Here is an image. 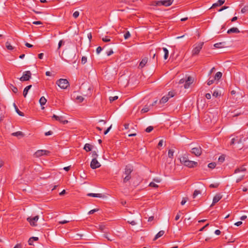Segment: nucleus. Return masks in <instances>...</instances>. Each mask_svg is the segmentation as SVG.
Segmentation results:
<instances>
[{
	"instance_id": "1",
	"label": "nucleus",
	"mask_w": 248,
	"mask_h": 248,
	"mask_svg": "<svg viewBox=\"0 0 248 248\" xmlns=\"http://www.w3.org/2000/svg\"><path fill=\"white\" fill-rule=\"evenodd\" d=\"M133 170V166L131 165L128 164L125 166L122 176L124 183H126L131 180L132 178L131 174Z\"/></svg>"
},
{
	"instance_id": "2",
	"label": "nucleus",
	"mask_w": 248,
	"mask_h": 248,
	"mask_svg": "<svg viewBox=\"0 0 248 248\" xmlns=\"http://www.w3.org/2000/svg\"><path fill=\"white\" fill-rule=\"evenodd\" d=\"M180 161L185 166L190 168L196 167L198 165L197 162L189 160L184 156L180 159Z\"/></svg>"
},
{
	"instance_id": "3",
	"label": "nucleus",
	"mask_w": 248,
	"mask_h": 248,
	"mask_svg": "<svg viewBox=\"0 0 248 248\" xmlns=\"http://www.w3.org/2000/svg\"><path fill=\"white\" fill-rule=\"evenodd\" d=\"M57 84L62 89H65L70 84L68 81L66 79L61 78L57 80Z\"/></svg>"
},
{
	"instance_id": "4",
	"label": "nucleus",
	"mask_w": 248,
	"mask_h": 248,
	"mask_svg": "<svg viewBox=\"0 0 248 248\" xmlns=\"http://www.w3.org/2000/svg\"><path fill=\"white\" fill-rule=\"evenodd\" d=\"M203 45V42H201L198 43V44H195L194 46V48L192 51V55L193 56L198 55L202 49V46Z\"/></svg>"
},
{
	"instance_id": "5",
	"label": "nucleus",
	"mask_w": 248,
	"mask_h": 248,
	"mask_svg": "<svg viewBox=\"0 0 248 248\" xmlns=\"http://www.w3.org/2000/svg\"><path fill=\"white\" fill-rule=\"evenodd\" d=\"M31 71H26L23 73V76L20 78L19 80L21 81H28L31 78Z\"/></svg>"
},
{
	"instance_id": "6",
	"label": "nucleus",
	"mask_w": 248,
	"mask_h": 248,
	"mask_svg": "<svg viewBox=\"0 0 248 248\" xmlns=\"http://www.w3.org/2000/svg\"><path fill=\"white\" fill-rule=\"evenodd\" d=\"M173 1V0H158L156 1V5L160 6L164 5L165 6H169L171 5Z\"/></svg>"
},
{
	"instance_id": "7",
	"label": "nucleus",
	"mask_w": 248,
	"mask_h": 248,
	"mask_svg": "<svg viewBox=\"0 0 248 248\" xmlns=\"http://www.w3.org/2000/svg\"><path fill=\"white\" fill-rule=\"evenodd\" d=\"M39 219V216H36L33 217H29L27 218V220L29 221L31 224V225L32 226H36L37 225L36 222L38 221Z\"/></svg>"
},
{
	"instance_id": "8",
	"label": "nucleus",
	"mask_w": 248,
	"mask_h": 248,
	"mask_svg": "<svg viewBox=\"0 0 248 248\" xmlns=\"http://www.w3.org/2000/svg\"><path fill=\"white\" fill-rule=\"evenodd\" d=\"M91 168L93 169H96L101 166V164L96 158H93L91 162Z\"/></svg>"
},
{
	"instance_id": "9",
	"label": "nucleus",
	"mask_w": 248,
	"mask_h": 248,
	"mask_svg": "<svg viewBox=\"0 0 248 248\" xmlns=\"http://www.w3.org/2000/svg\"><path fill=\"white\" fill-rule=\"evenodd\" d=\"M191 153L194 154L196 156H199L202 153V149L200 146L194 147L191 149Z\"/></svg>"
},
{
	"instance_id": "10",
	"label": "nucleus",
	"mask_w": 248,
	"mask_h": 248,
	"mask_svg": "<svg viewBox=\"0 0 248 248\" xmlns=\"http://www.w3.org/2000/svg\"><path fill=\"white\" fill-rule=\"evenodd\" d=\"M194 78L189 76L186 79H185V83L184 84V88L187 89L189 88L190 85L193 82Z\"/></svg>"
},
{
	"instance_id": "11",
	"label": "nucleus",
	"mask_w": 248,
	"mask_h": 248,
	"mask_svg": "<svg viewBox=\"0 0 248 248\" xmlns=\"http://www.w3.org/2000/svg\"><path fill=\"white\" fill-rule=\"evenodd\" d=\"M52 118H54L56 121H58L64 124H67L68 122L67 120L64 119V117L63 116H58L55 114H54L52 116Z\"/></svg>"
},
{
	"instance_id": "12",
	"label": "nucleus",
	"mask_w": 248,
	"mask_h": 248,
	"mask_svg": "<svg viewBox=\"0 0 248 248\" xmlns=\"http://www.w3.org/2000/svg\"><path fill=\"white\" fill-rule=\"evenodd\" d=\"M49 153V151L45 150H39L37 151L35 154L34 155L36 157H40L43 155H47V154Z\"/></svg>"
},
{
	"instance_id": "13",
	"label": "nucleus",
	"mask_w": 248,
	"mask_h": 248,
	"mask_svg": "<svg viewBox=\"0 0 248 248\" xmlns=\"http://www.w3.org/2000/svg\"><path fill=\"white\" fill-rule=\"evenodd\" d=\"M222 197L220 194H217L213 198V202L210 207L213 206L215 204L217 203L222 198Z\"/></svg>"
},
{
	"instance_id": "14",
	"label": "nucleus",
	"mask_w": 248,
	"mask_h": 248,
	"mask_svg": "<svg viewBox=\"0 0 248 248\" xmlns=\"http://www.w3.org/2000/svg\"><path fill=\"white\" fill-rule=\"evenodd\" d=\"M241 142H242V139L240 138L239 139H238V137H236V138H233L231 140V141L230 142V145H233L235 143H240Z\"/></svg>"
},
{
	"instance_id": "15",
	"label": "nucleus",
	"mask_w": 248,
	"mask_h": 248,
	"mask_svg": "<svg viewBox=\"0 0 248 248\" xmlns=\"http://www.w3.org/2000/svg\"><path fill=\"white\" fill-rule=\"evenodd\" d=\"M239 32H240L239 30L236 27H232V28L230 29L229 30H228L227 31V33H228V34H231L232 33H238Z\"/></svg>"
},
{
	"instance_id": "16",
	"label": "nucleus",
	"mask_w": 248,
	"mask_h": 248,
	"mask_svg": "<svg viewBox=\"0 0 248 248\" xmlns=\"http://www.w3.org/2000/svg\"><path fill=\"white\" fill-rule=\"evenodd\" d=\"M247 169L244 167V166H242L239 168H236L234 170V173H237L240 172H245L246 171Z\"/></svg>"
},
{
	"instance_id": "17",
	"label": "nucleus",
	"mask_w": 248,
	"mask_h": 248,
	"mask_svg": "<svg viewBox=\"0 0 248 248\" xmlns=\"http://www.w3.org/2000/svg\"><path fill=\"white\" fill-rule=\"evenodd\" d=\"M225 0H218L216 3L213 4L212 8H214L217 6H220L222 5L225 2Z\"/></svg>"
},
{
	"instance_id": "18",
	"label": "nucleus",
	"mask_w": 248,
	"mask_h": 248,
	"mask_svg": "<svg viewBox=\"0 0 248 248\" xmlns=\"http://www.w3.org/2000/svg\"><path fill=\"white\" fill-rule=\"evenodd\" d=\"M147 62H148V59L147 58H144L140 62L139 67H140V68H143L145 65V64L147 63Z\"/></svg>"
},
{
	"instance_id": "19",
	"label": "nucleus",
	"mask_w": 248,
	"mask_h": 248,
	"mask_svg": "<svg viewBox=\"0 0 248 248\" xmlns=\"http://www.w3.org/2000/svg\"><path fill=\"white\" fill-rule=\"evenodd\" d=\"M31 85H28L24 89L23 94L24 97H26L28 92L29 90L31 88Z\"/></svg>"
},
{
	"instance_id": "20",
	"label": "nucleus",
	"mask_w": 248,
	"mask_h": 248,
	"mask_svg": "<svg viewBox=\"0 0 248 248\" xmlns=\"http://www.w3.org/2000/svg\"><path fill=\"white\" fill-rule=\"evenodd\" d=\"M165 232L164 231H160L155 236L154 240L155 241L158 238L164 235Z\"/></svg>"
},
{
	"instance_id": "21",
	"label": "nucleus",
	"mask_w": 248,
	"mask_h": 248,
	"mask_svg": "<svg viewBox=\"0 0 248 248\" xmlns=\"http://www.w3.org/2000/svg\"><path fill=\"white\" fill-rule=\"evenodd\" d=\"M92 146L91 144H90L89 143H86L85 144L84 147V149L86 151L89 152L92 150Z\"/></svg>"
},
{
	"instance_id": "22",
	"label": "nucleus",
	"mask_w": 248,
	"mask_h": 248,
	"mask_svg": "<svg viewBox=\"0 0 248 248\" xmlns=\"http://www.w3.org/2000/svg\"><path fill=\"white\" fill-rule=\"evenodd\" d=\"M87 196L90 197H98V198H101L102 197V194L100 193H88L87 194Z\"/></svg>"
},
{
	"instance_id": "23",
	"label": "nucleus",
	"mask_w": 248,
	"mask_h": 248,
	"mask_svg": "<svg viewBox=\"0 0 248 248\" xmlns=\"http://www.w3.org/2000/svg\"><path fill=\"white\" fill-rule=\"evenodd\" d=\"M169 99L168 96H164L159 101V103L164 104L166 103Z\"/></svg>"
},
{
	"instance_id": "24",
	"label": "nucleus",
	"mask_w": 248,
	"mask_h": 248,
	"mask_svg": "<svg viewBox=\"0 0 248 248\" xmlns=\"http://www.w3.org/2000/svg\"><path fill=\"white\" fill-rule=\"evenodd\" d=\"M14 105L15 110H16V113L20 116H24V113L19 110L17 107L16 105L15 104H14Z\"/></svg>"
},
{
	"instance_id": "25",
	"label": "nucleus",
	"mask_w": 248,
	"mask_h": 248,
	"mask_svg": "<svg viewBox=\"0 0 248 248\" xmlns=\"http://www.w3.org/2000/svg\"><path fill=\"white\" fill-rule=\"evenodd\" d=\"M46 99L45 98V97L42 96L40 98L39 100V103L41 105V106H43L46 104Z\"/></svg>"
},
{
	"instance_id": "26",
	"label": "nucleus",
	"mask_w": 248,
	"mask_h": 248,
	"mask_svg": "<svg viewBox=\"0 0 248 248\" xmlns=\"http://www.w3.org/2000/svg\"><path fill=\"white\" fill-rule=\"evenodd\" d=\"M222 74L221 72H217L215 77H214V79H217V80H219L220 78H221L222 77Z\"/></svg>"
},
{
	"instance_id": "27",
	"label": "nucleus",
	"mask_w": 248,
	"mask_h": 248,
	"mask_svg": "<svg viewBox=\"0 0 248 248\" xmlns=\"http://www.w3.org/2000/svg\"><path fill=\"white\" fill-rule=\"evenodd\" d=\"M163 50L164 52V59L166 60L168 58V56H169V51L165 47H163Z\"/></svg>"
},
{
	"instance_id": "28",
	"label": "nucleus",
	"mask_w": 248,
	"mask_h": 248,
	"mask_svg": "<svg viewBox=\"0 0 248 248\" xmlns=\"http://www.w3.org/2000/svg\"><path fill=\"white\" fill-rule=\"evenodd\" d=\"M12 135L13 136H23V133L21 131H17L16 132L13 133Z\"/></svg>"
},
{
	"instance_id": "29",
	"label": "nucleus",
	"mask_w": 248,
	"mask_h": 248,
	"mask_svg": "<svg viewBox=\"0 0 248 248\" xmlns=\"http://www.w3.org/2000/svg\"><path fill=\"white\" fill-rule=\"evenodd\" d=\"M10 88L12 90V91L14 93H17L18 92V89L17 88L14 86L12 84H10Z\"/></svg>"
},
{
	"instance_id": "30",
	"label": "nucleus",
	"mask_w": 248,
	"mask_h": 248,
	"mask_svg": "<svg viewBox=\"0 0 248 248\" xmlns=\"http://www.w3.org/2000/svg\"><path fill=\"white\" fill-rule=\"evenodd\" d=\"M174 151L171 149H170L168 151V156L169 158H172L173 157Z\"/></svg>"
},
{
	"instance_id": "31",
	"label": "nucleus",
	"mask_w": 248,
	"mask_h": 248,
	"mask_svg": "<svg viewBox=\"0 0 248 248\" xmlns=\"http://www.w3.org/2000/svg\"><path fill=\"white\" fill-rule=\"evenodd\" d=\"M200 194H201V191L200 190H195L193 194V198H195L196 197Z\"/></svg>"
},
{
	"instance_id": "32",
	"label": "nucleus",
	"mask_w": 248,
	"mask_h": 248,
	"mask_svg": "<svg viewBox=\"0 0 248 248\" xmlns=\"http://www.w3.org/2000/svg\"><path fill=\"white\" fill-rule=\"evenodd\" d=\"M6 47L8 50H13L14 49L13 47L11 45V44L8 42H6Z\"/></svg>"
},
{
	"instance_id": "33",
	"label": "nucleus",
	"mask_w": 248,
	"mask_h": 248,
	"mask_svg": "<svg viewBox=\"0 0 248 248\" xmlns=\"http://www.w3.org/2000/svg\"><path fill=\"white\" fill-rule=\"evenodd\" d=\"M150 110L148 107L145 106L141 110V113L147 112Z\"/></svg>"
},
{
	"instance_id": "34",
	"label": "nucleus",
	"mask_w": 248,
	"mask_h": 248,
	"mask_svg": "<svg viewBox=\"0 0 248 248\" xmlns=\"http://www.w3.org/2000/svg\"><path fill=\"white\" fill-rule=\"evenodd\" d=\"M76 99L79 103L83 102L84 100V98L82 96H77Z\"/></svg>"
},
{
	"instance_id": "35",
	"label": "nucleus",
	"mask_w": 248,
	"mask_h": 248,
	"mask_svg": "<svg viewBox=\"0 0 248 248\" xmlns=\"http://www.w3.org/2000/svg\"><path fill=\"white\" fill-rule=\"evenodd\" d=\"M216 164L215 162H212L208 165V167L210 169H214L216 167Z\"/></svg>"
},
{
	"instance_id": "36",
	"label": "nucleus",
	"mask_w": 248,
	"mask_h": 248,
	"mask_svg": "<svg viewBox=\"0 0 248 248\" xmlns=\"http://www.w3.org/2000/svg\"><path fill=\"white\" fill-rule=\"evenodd\" d=\"M248 11V5L245 6L243 8L241 9V13H245L246 12Z\"/></svg>"
},
{
	"instance_id": "37",
	"label": "nucleus",
	"mask_w": 248,
	"mask_h": 248,
	"mask_svg": "<svg viewBox=\"0 0 248 248\" xmlns=\"http://www.w3.org/2000/svg\"><path fill=\"white\" fill-rule=\"evenodd\" d=\"M131 35L129 31H126L124 34V38L125 39H127L130 37Z\"/></svg>"
},
{
	"instance_id": "38",
	"label": "nucleus",
	"mask_w": 248,
	"mask_h": 248,
	"mask_svg": "<svg viewBox=\"0 0 248 248\" xmlns=\"http://www.w3.org/2000/svg\"><path fill=\"white\" fill-rule=\"evenodd\" d=\"M118 97L117 96H115L114 97L110 96L109 98V100L110 103L112 102L113 101L116 100L118 99Z\"/></svg>"
},
{
	"instance_id": "39",
	"label": "nucleus",
	"mask_w": 248,
	"mask_h": 248,
	"mask_svg": "<svg viewBox=\"0 0 248 248\" xmlns=\"http://www.w3.org/2000/svg\"><path fill=\"white\" fill-rule=\"evenodd\" d=\"M223 43H217L214 44V46L216 48H221L222 47V45Z\"/></svg>"
},
{
	"instance_id": "40",
	"label": "nucleus",
	"mask_w": 248,
	"mask_h": 248,
	"mask_svg": "<svg viewBox=\"0 0 248 248\" xmlns=\"http://www.w3.org/2000/svg\"><path fill=\"white\" fill-rule=\"evenodd\" d=\"M149 186H150V187H154V188H157L158 187V186L157 185H156V184H155V183H154L153 182H151L149 184Z\"/></svg>"
},
{
	"instance_id": "41",
	"label": "nucleus",
	"mask_w": 248,
	"mask_h": 248,
	"mask_svg": "<svg viewBox=\"0 0 248 248\" xmlns=\"http://www.w3.org/2000/svg\"><path fill=\"white\" fill-rule=\"evenodd\" d=\"M153 127L152 126H149L146 128L145 129V131L147 133H149L151 132L153 130Z\"/></svg>"
},
{
	"instance_id": "42",
	"label": "nucleus",
	"mask_w": 248,
	"mask_h": 248,
	"mask_svg": "<svg viewBox=\"0 0 248 248\" xmlns=\"http://www.w3.org/2000/svg\"><path fill=\"white\" fill-rule=\"evenodd\" d=\"M167 96H168L169 98L172 97L174 96V93L172 91H170L168 93V94Z\"/></svg>"
},
{
	"instance_id": "43",
	"label": "nucleus",
	"mask_w": 248,
	"mask_h": 248,
	"mask_svg": "<svg viewBox=\"0 0 248 248\" xmlns=\"http://www.w3.org/2000/svg\"><path fill=\"white\" fill-rule=\"evenodd\" d=\"M219 186V184L217 183L216 184H212L210 185L209 187L211 188H217Z\"/></svg>"
},
{
	"instance_id": "44",
	"label": "nucleus",
	"mask_w": 248,
	"mask_h": 248,
	"mask_svg": "<svg viewBox=\"0 0 248 248\" xmlns=\"http://www.w3.org/2000/svg\"><path fill=\"white\" fill-rule=\"evenodd\" d=\"M79 13L78 11H75L73 14V17L75 18H77L78 16H79Z\"/></svg>"
},
{
	"instance_id": "45",
	"label": "nucleus",
	"mask_w": 248,
	"mask_h": 248,
	"mask_svg": "<svg viewBox=\"0 0 248 248\" xmlns=\"http://www.w3.org/2000/svg\"><path fill=\"white\" fill-rule=\"evenodd\" d=\"M225 160V156L224 155H222L220 156L218 158V161L220 162H223Z\"/></svg>"
},
{
	"instance_id": "46",
	"label": "nucleus",
	"mask_w": 248,
	"mask_h": 248,
	"mask_svg": "<svg viewBox=\"0 0 248 248\" xmlns=\"http://www.w3.org/2000/svg\"><path fill=\"white\" fill-rule=\"evenodd\" d=\"M92 155L93 158L97 159V157L98 156V155L97 154L95 151H93L92 152Z\"/></svg>"
},
{
	"instance_id": "47",
	"label": "nucleus",
	"mask_w": 248,
	"mask_h": 248,
	"mask_svg": "<svg viewBox=\"0 0 248 248\" xmlns=\"http://www.w3.org/2000/svg\"><path fill=\"white\" fill-rule=\"evenodd\" d=\"M87 62V57L85 56H83L81 58V63L84 64Z\"/></svg>"
},
{
	"instance_id": "48",
	"label": "nucleus",
	"mask_w": 248,
	"mask_h": 248,
	"mask_svg": "<svg viewBox=\"0 0 248 248\" xmlns=\"http://www.w3.org/2000/svg\"><path fill=\"white\" fill-rule=\"evenodd\" d=\"M102 41L104 42H108L110 41V39L108 36H105L102 38Z\"/></svg>"
},
{
	"instance_id": "49",
	"label": "nucleus",
	"mask_w": 248,
	"mask_h": 248,
	"mask_svg": "<svg viewBox=\"0 0 248 248\" xmlns=\"http://www.w3.org/2000/svg\"><path fill=\"white\" fill-rule=\"evenodd\" d=\"M215 80V79H214V78L213 79H209L208 80V82H207V84L208 85H211V84H212L214 82Z\"/></svg>"
},
{
	"instance_id": "50",
	"label": "nucleus",
	"mask_w": 248,
	"mask_h": 248,
	"mask_svg": "<svg viewBox=\"0 0 248 248\" xmlns=\"http://www.w3.org/2000/svg\"><path fill=\"white\" fill-rule=\"evenodd\" d=\"M220 95V94L219 93L216 91H214V93H213V96L216 97L219 96Z\"/></svg>"
},
{
	"instance_id": "51",
	"label": "nucleus",
	"mask_w": 248,
	"mask_h": 248,
	"mask_svg": "<svg viewBox=\"0 0 248 248\" xmlns=\"http://www.w3.org/2000/svg\"><path fill=\"white\" fill-rule=\"evenodd\" d=\"M244 176H245V175H242V176L240 177L239 178H237V179H236V182L237 183H239L241 181H242V180L244 179Z\"/></svg>"
},
{
	"instance_id": "52",
	"label": "nucleus",
	"mask_w": 248,
	"mask_h": 248,
	"mask_svg": "<svg viewBox=\"0 0 248 248\" xmlns=\"http://www.w3.org/2000/svg\"><path fill=\"white\" fill-rule=\"evenodd\" d=\"M97 211H98V209H94L91 210V211H90L88 212V214L89 215L93 214L94 213H95V212H97Z\"/></svg>"
},
{
	"instance_id": "53",
	"label": "nucleus",
	"mask_w": 248,
	"mask_h": 248,
	"mask_svg": "<svg viewBox=\"0 0 248 248\" xmlns=\"http://www.w3.org/2000/svg\"><path fill=\"white\" fill-rule=\"evenodd\" d=\"M163 140H161L158 144H157V148H159L160 147H162V145H163Z\"/></svg>"
},
{
	"instance_id": "54",
	"label": "nucleus",
	"mask_w": 248,
	"mask_h": 248,
	"mask_svg": "<svg viewBox=\"0 0 248 248\" xmlns=\"http://www.w3.org/2000/svg\"><path fill=\"white\" fill-rule=\"evenodd\" d=\"M187 198H183L181 202V205H184L186 203V202H187Z\"/></svg>"
},
{
	"instance_id": "55",
	"label": "nucleus",
	"mask_w": 248,
	"mask_h": 248,
	"mask_svg": "<svg viewBox=\"0 0 248 248\" xmlns=\"http://www.w3.org/2000/svg\"><path fill=\"white\" fill-rule=\"evenodd\" d=\"M99 229L101 231H103L105 229V226L104 225H99Z\"/></svg>"
},
{
	"instance_id": "56",
	"label": "nucleus",
	"mask_w": 248,
	"mask_h": 248,
	"mask_svg": "<svg viewBox=\"0 0 248 248\" xmlns=\"http://www.w3.org/2000/svg\"><path fill=\"white\" fill-rule=\"evenodd\" d=\"M102 50V48L101 47V46H98L97 48H96V53L97 54H99Z\"/></svg>"
},
{
	"instance_id": "57",
	"label": "nucleus",
	"mask_w": 248,
	"mask_h": 248,
	"mask_svg": "<svg viewBox=\"0 0 248 248\" xmlns=\"http://www.w3.org/2000/svg\"><path fill=\"white\" fill-rule=\"evenodd\" d=\"M106 53L108 56H110L113 53V51L112 49H110L109 51H107Z\"/></svg>"
},
{
	"instance_id": "58",
	"label": "nucleus",
	"mask_w": 248,
	"mask_h": 248,
	"mask_svg": "<svg viewBox=\"0 0 248 248\" xmlns=\"http://www.w3.org/2000/svg\"><path fill=\"white\" fill-rule=\"evenodd\" d=\"M53 134V132L51 131H49L48 132H46L45 133V136H49V135H51Z\"/></svg>"
},
{
	"instance_id": "59",
	"label": "nucleus",
	"mask_w": 248,
	"mask_h": 248,
	"mask_svg": "<svg viewBox=\"0 0 248 248\" xmlns=\"http://www.w3.org/2000/svg\"><path fill=\"white\" fill-rule=\"evenodd\" d=\"M111 127V125H110L109 127H108L104 132V134L106 135L110 130Z\"/></svg>"
},
{
	"instance_id": "60",
	"label": "nucleus",
	"mask_w": 248,
	"mask_h": 248,
	"mask_svg": "<svg viewBox=\"0 0 248 248\" xmlns=\"http://www.w3.org/2000/svg\"><path fill=\"white\" fill-rule=\"evenodd\" d=\"M205 97H206L207 99H211V95L210 93H206V94H205Z\"/></svg>"
},
{
	"instance_id": "61",
	"label": "nucleus",
	"mask_w": 248,
	"mask_h": 248,
	"mask_svg": "<svg viewBox=\"0 0 248 248\" xmlns=\"http://www.w3.org/2000/svg\"><path fill=\"white\" fill-rule=\"evenodd\" d=\"M33 240L31 238H30L28 241L29 245H33Z\"/></svg>"
},
{
	"instance_id": "62",
	"label": "nucleus",
	"mask_w": 248,
	"mask_h": 248,
	"mask_svg": "<svg viewBox=\"0 0 248 248\" xmlns=\"http://www.w3.org/2000/svg\"><path fill=\"white\" fill-rule=\"evenodd\" d=\"M63 43V42L62 40H60L59 41V44H58V49H59L61 47V46Z\"/></svg>"
},
{
	"instance_id": "63",
	"label": "nucleus",
	"mask_w": 248,
	"mask_h": 248,
	"mask_svg": "<svg viewBox=\"0 0 248 248\" xmlns=\"http://www.w3.org/2000/svg\"><path fill=\"white\" fill-rule=\"evenodd\" d=\"M33 24L35 25H41L42 24V23L40 21H34L32 23Z\"/></svg>"
},
{
	"instance_id": "64",
	"label": "nucleus",
	"mask_w": 248,
	"mask_h": 248,
	"mask_svg": "<svg viewBox=\"0 0 248 248\" xmlns=\"http://www.w3.org/2000/svg\"><path fill=\"white\" fill-rule=\"evenodd\" d=\"M13 248H22V245L21 244H17Z\"/></svg>"
}]
</instances>
